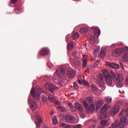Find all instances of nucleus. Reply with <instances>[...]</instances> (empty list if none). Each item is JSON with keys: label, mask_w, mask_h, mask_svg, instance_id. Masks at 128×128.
Instances as JSON below:
<instances>
[{"label": "nucleus", "mask_w": 128, "mask_h": 128, "mask_svg": "<svg viewBox=\"0 0 128 128\" xmlns=\"http://www.w3.org/2000/svg\"><path fill=\"white\" fill-rule=\"evenodd\" d=\"M42 94V89L39 86L36 88L35 90L34 87L32 88L30 91V94L32 96L36 102H34V100H28V102L29 104L31 105L30 108L33 112L34 113V114L36 116V118L39 124H42V120L40 117V115L36 114V110H38V102L40 100V96Z\"/></svg>", "instance_id": "f257e3e1"}, {"label": "nucleus", "mask_w": 128, "mask_h": 128, "mask_svg": "<svg viewBox=\"0 0 128 128\" xmlns=\"http://www.w3.org/2000/svg\"><path fill=\"white\" fill-rule=\"evenodd\" d=\"M110 78H112V80L116 82V84L120 86V88H122V80H124V76L121 74H118L117 78L116 74L113 71H111L109 74Z\"/></svg>", "instance_id": "f03ea898"}, {"label": "nucleus", "mask_w": 128, "mask_h": 128, "mask_svg": "<svg viewBox=\"0 0 128 128\" xmlns=\"http://www.w3.org/2000/svg\"><path fill=\"white\" fill-rule=\"evenodd\" d=\"M56 74L57 76V78L61 80V86H64L66 82V80L64 78V68L62 67L60 68H59V72L58 70H56Z\"/></svg>", "instance_id": "7ed1b4c3"}, {"label": "nucleus", "mask_w": 128, "mask_h": 128, "mask_svg": "<svg viewBox=\"0 0 128 128\" xmlns=\"http://www.w3.org/2000/svg\"><path fill=\"white\" fill-rule=\"evenodd\" d=\"M114 122L119 128H124V124H128V120L126 118V117H121L120 118V122H118V121L116 120ZM122 122L124 124H122Z\"/></svg>", "instance_id": "20e7f679"}, {"label": "nucleus", "mask_w": 128, "mask_h": 128, "mask_svg": "<svg viewBox=\"0 0 128 128\" xmlns=\"http://www.w3.org/2000/svg\"><path fill=\"white\" fill-rule=\"evenodd\" d=\"M45 88H46V90H50V92H55V90H58V88L54 85H53L51 83L46 84H45Z\"/></svg>", "instance_id": "39448f33"}, {"label": "nucleus", "mask_w": 128, "mask_h": 128, "mask_svg": "<svg viewBox=\"0 0 128 128\" xmlns=\"http://www.w3.org/2000/svg\"><path fill=\"white\" fill-rule=\"evenodd\" d=\"M118 112H120V106L118 105H115L110 109V114L111 116H114Z\"/></svg>", "instance_id": "423d86ee"}, {"label": "nucleus", "mask_w": 128, "mask_h": 128, "mask_svg": "<svg viewBox=\"0 0 128 128\" xmlns=\"http://www.w3.org/2000/svg\"><path fill=\"white\" fill-rule=\"evenodd\" d=\"M92 102H94V99L90 97H89L85 98V100L83 101V104L84 108H86V106H88L90 104H92Z\"/></svg>", "instance_id": "0eeeda50"}, {"label": "nucleus", "mask_w": 128, "mask_h": 128, "mask_svg": "<svg viewBox=\"0 0 128 128\" xmlns=\"http://www.w3.org/2000/svg\"><path fill=\"white\" fill-rule=\"evenodd\" d=\"M122 52V49H116L112 52V56L114 58H118Z\"/></svg>", "instance_id": "6e6552de"}, {"label": "nucleus", "mask_w": 128, "mask_h": 128, "mask_svg": "<svg viewBox=\"0 0 128 128\" xmlns=\"http://www.w3.org/2000/svg\"><path fill=\"white\" fill-rule=\"evenodd\" d=\"M65 120L68 124H74L76 122V119L72 116H65Z\"/></svg>", "instance_id": "1a4fd4ad"}, {"label": "nucleus", "mask_w": 128, "mask_h": 128, "mask_svg": "<svg viewBox=\"0 0 128 128\" xmlns=\"http://www.w3.org/2000/svg\"><path fill=\"white\" fill-rule=\"evenodd\" d=\"M106 65L112 68H116L118 70L120 68V65L115 63H110V62H106Z\"/></svg>", "instance_id": "9d476101"}, {"label": "nucleus", "mask_w": 128, "mask_h": 128, "mask_svg": "<svg viewBox=\"0 0 128 128\" xmlns=\"http://www.w3.org/2000/svg\"><path fill=\"white\" fill-rule=\"evenodd\" d=\"M84 108H86V110L88 112H92L94 110L96 106H94V105L92 104H90V106H88H88H86V107H84Z\"/></svg>", "instance_id": "9b49d317"}, {"label": "nucleus", "mask_w": 128, "mask_h": 128, "mask_svg": "<svg viewBox=\"0 0 128 128\" xmlns=\"http://www.w3.org/2000/svg\"><path fill=\"white\" fill-rule=\"evenodd\" d=\"M50 52V50L46 48H44L40 51V54L41 56H46Z\"/></svg>", "instance_id": "f8f14e48"}, {"label": "nucleus", "mask_w": 128, "mask_h": 128, "mask_svg": "<svg viewBox=\"0 0 128 128\" xmlns=\"http://www.w3.org/2000/svg\"><path fill=\"white\" fill-rule=\"evenodd\" d=\"M74 106L76 109L78 110V112H84V107H82V106L80 103L75 104Z\"/></svg>", "instance_id": "ddd939ff"}, {"label": "nucleus", "mask_w": 128, "mask_h": 128, "mask_svg": "<svg viewBox=\"0 0 128 128\" xmlns=\"http://www.w3.org/2000/svg\"><path fill=\"white\" fill-rule=\"evenodd\" d=\"M119 116L120 118H128V112L124 110H122L119 114Z\"/></svg>", "instance_id": "4468645a"}, {"label": "nucleus", "mask_w": 128, "mask_h": 128, "mask_svg": "<svg viewBox=\"0 0 128 128\" xmlns=\"http://www.w3.org/2000/svg\"><path fill=\"white\" fill-rule=\"evenodd\" d=\"M110 108V106L109 104H104L103 108L101 109V112H102V114H104Z\"/></svg>", "instance_id": "2eb2a0df"}, {"label": "nucleus", "mask_w": 128, "mask_h": 128, "mask_svg": "<svg viewBox=\"0 0 128 128\" xmlns=\"http://www.w3.org/2000/svg\"><path fill=\"white\" fill-rule=\"evenodd\" d=\"M67 76H68V78H74V76H76L74 71L72 70H68L67 72Z\"/></svg>", "instance_id": "dca6fc26"}, {"label": "nucleus", "mask_w": 128, "mask_h": 128, "mask_svg": "<svg viewBox=\"0 0 128 128\" xmlns=\"http://www.w3.org/2000/svg\"><path fill=\"white\" fill-rule=\"evenodd\" d=\"M106 80L108 86H112V80L110 78V76H106Z\"/></svg>", "instance_id": "f3484780"}, {"label": "nucleus", "mask_w": 128, "mask_h": 128, "mask_svg": "<svg viewBox=\"0 0 128 128\" xmlns=\"http://www.w3.org/2000/svg\"><path fill=\"white\" fill-rule=\"evenodd\" d=\"M94 34L96 36H97V38H98L100 36V30L98 27L94 28Z\"/></svg>", "instance_id": "a211bd4d"}, {"label": "nucleus", "mask_w": 128, "mask_h": 128, "mask_svg": "<svg viewBox=\"0 0 128 128\" xmlns=\"http://www.w3.org/2000/svg\"><path fill=\"white\" fill-rule=\"evenodd\" d=\"M88 32V28H82L80 30V34H86Z\"/></svg>", "instance_id": "6ab92c4d"}, {"label": "nucleus", "mask_w": 128, "mask_h": 128, "mask_svg": "<svg viewBox=\"0 0 128 128\" xmlns=\"http://www.w3.org/2000/svg\"><path fill=\"white\" fill-rule=\"evenodd\" d=\"M104 104V101L102 100H98L96 102V108L98 110Z\"/></svg>", "instance_id": "aec40b11"}, {"label": "nucleus", "mask_w": 128, "mask_h": 128, "mask_svg": "<svg viewBox=\"0 0 128 128\" xmlns=\"http://www.w3.org/2000/svg\"><path fill=\"white\" fill-rule=\"evenodd\" d=\"M100 48L98 46H96V48L94 50L93 54L94 56H96L98 54V52H100Z\"/></svg>", "instance_id": "412c9836"}, {"label": "nucleus", "mask_w": 128, "mask_h": 128, "mask_svg": "<svg viewBox=\"0 0 128 128\" xmlns=\"http://www.w3.org/2000/svg\"><path fill=\"white\" fill-rule=\"evenodd\" d=\"M106 48L103 47L101 49L100 56H106Z\"/></svg>", "instance_id": "4be33fe9"}, {"label": "nucleus", "mask_w": 128, "mask_h": 128, "mask_svg": "<svg viewBox=\"0 0 128 128\" xmlns=\"http://www.w3.org/2000/svg\"><path fill=\"white\" fill-rule=\"evenodd\" d=\"M83 62V68H86V64H88V59L86 58L83 57L82 58Z\"/></svg>", "instance_id": "5701e85b"}, {"label": "nucleus", "mask_w": 128, "mask_h": 128, "mask_svg": "<svg viewBox=\"0 0 128 128\" xmlns=\"http://www.w3.org/2000/svg\"><path fill=\"white\" fill-rule=\"evenodd\" d=\"M72 38L73 40H76L78 38V32H72Z\"/></svg>", "instance_id": "b1692460"}, {"label": "nucleus", "mask_w": 128, "mask_h": 128, "mask_svg": "<svg viewBox=\"0 0 128 128\" xmlns=\"http://www.w3.org/2000/svg\"><path fill=\"white\" fill-rule=\"evenodd\" d=\"M67 48L68 50H72L74 48V44H72V42H70V44H68Z\"/></svg>", "instance_id": "393cba45"}, {"label": "nucleus", "mask_w": 128, "mask_h": 128, "mask_svg": "<svg viewBox=\"0 0 128 128\" xmlns=\"http://www.w3.org/2000/svg\"><path fill=\"white\" fill-rule=\"evenodd\" d=\"M104 100L107 102H110L112 100V98L110 96H107L104 98Z\"/></svg>", "instance_id": "a878e982"}, {"label": "nucleus", "mask_w": 128, "mask_h": 128, "mask_svg": "<svg viewBox=\"0 0 128 128\" xmlns=\"http://www.w3.org/2000/svg\"><path fill=\"white\" fill-rule=\"evenodd\" d=\"M123 62H128V53L124 54L122 57Z\"/></svg>", "instance_id": "bb28decb"}, {"label": "nucleus", "mask_w": 128, "mask_h": 128, "mask_svg": "<svg viewBox=\"0 0 128 128\" xmlns=\"http://www.w3.org/2000/svg\"><path fill=\"white\" fill-rule=\"evenodd\" d=\"M102 72L105 76H108V70H106V69L102 70Z\"/></svg>", "instance_id": "cd10ccee"}, {"label": "nucleus", "mask_w": 128, "mask_h": 128, "mask_svg": "<svg viewBox=\"0 0 128 128\" xmlns=\"http://www.w3.org/2000/svg\"><path fill=\"white\" fill-rule=\"evenodd\" d=\"M60 126H62L64 128H72V126H70L64 123L61 124Z\"/></svg>", "instance_id": "c85d7f7f"}, {"label": "nucleus", "mask_w": 128, "mask_h": 128, "mask_svg": "<svg viewBox=\"0 0 128 128\" xmlns=\"http://www.w3.org/2000/svg\"><path fill=\"white\" fill-rule=\"evenodd\" d=\"M48 98H49L50 100V102H54V100H56V98L54 97V96L52 94L49 95Z\"/></svg>", "instance_id": "c756f323"}, {"label": "nucleus", "mask_w": 128, "mask_h": 128, "mask_svg": "<svg viewBox=\"0 0 128 128\" xmlns=\"http://www.w3.org/2000/svg\"><path fill=\"white\" fill-rule=\"evenodd\" d=\"M96 42V40L94 39V38L93 36H90V38L89 40V42L90 44H94Z\"/></svg>", "instance_id": "7c9ffc66"}, {"label": "nucleus", "mask_w": 128, "mask_h": 128, "mask_svg": "<svg viewBox=\"0 0 128 128\" xmlns=\"http://www.w3.org/2000/svg\"><path fill=\"white\" fill-rule=\"evenodd\" d=\"M48 100V99L46 96H44L42 98V102L43 104H47Z\"/></svg>", "instance_id": "2f4dec72"}, {"label": "nucleus", "mask_w": 128, "mask_h": 128, "mask_svg": "<svg viewBox=\"0 0 128 128\" xmlns=\"http://www.w3.org/2000/svg\"><path fill=\"white\" fill-rule=\"evenodd\" d=\"M74 64H76V66H80V64H82V61L80 60H74Z\"/></svg>", "instance_id": "473e14b6"}, {"label": "nucleus", "mask_w": 128, "mask_h": 128, "mask_svg": "<svg viewBox=\"0 0 128 128\" xmlns=\"http://www.w3.org/2000/svg\"><path fill=\"white\" fill-rule=\"evenodd\" d=\"M52 120L54 124H58V118H56V116H54L53 117Z\"/></svg>", "instance_id": "72a5a7b5"}, {"label": "nucleus", "mask_w": 128, "mask_h": 128, "mask_svg": "<svg viewBox=\"0 0 128 128\" xmlns=\"http://www.w3.org/2000/svg\"><path fill=\"white\" fill-rule=\"evenodd\" d=\"M100 124L102 126H106L108 124V120H103L100 122Z\"/></svg>", "instance_id": "f704fd0d"}, {"label": "nucleus", "mask_w": 128, "mask_h": 128, "mask_svg": "<svg viewBox=\"0 0 128 128\" xmlns=\"http://www.w3.org/2000/svg\"><path fill=\"white\" fill-rule=\"evenodd\" d=\"M99 118L100 120H104V118H106V116L104 114H102L100 116Z\"/></svg>", "instance_id": "c9c22d12"}, {"label": "nucleus", "mask_w": 128, "mask_h": 128, "mask_svg": "<svg viewBox=\"0 0 128 128\" xmlns=\"http://www.w3.org/2000/svg\"><path fill=\"white\" fill-rule=\"evenodd\" d=\"M122 52L123 53L126 52H128V47L126 46L123 49H122Z\"/></svg>", "instance_id": "e433bc0d"}, {"label": "nucleus", "mask_w": 128, "mask_h": 128, "mask_svg": "<svg viewBox=\"0 0 128 128\" xmlns=\"http://www.w3.org/2000/svg\"><path fill=\"white\" fill-rule=\"evenodd\" d=\"M100 64V62L97 61L96 62V63L92 66V68H98V64Z\"/></svg>", "instance_id": "4c0bfd02"}, {"label": "nucleus", "mask_w": 128, "mask_h": 128, "mask_svg": "<svg viewBox=\"0 0 128 128\" xmlns=\"http://www.w3.org/2000/svg\"><path fill=\"white\" fill-rule=\"evenodd\" d=\"M98 78L101 82H102V80H104V76L102 75V74H98Z\"/></svg>", "instance_id": "58836bf2"}, {"label": "nucleus", "mask_w": 128, "mask_h": 128, "mask_svg": "<svg viewBox=\"0 0 128 128\" xmlns=\"http://www.w3.org/2000/svg\"><path fill=\"white\" fill-rule=\"evenodd\" d=\"M57 108L60 110V112H64V108L60 106H58Z\"/></svg>", "instance_id": "ea45409f"}, {"label": "nucleus", "mask_w": 128, "mask_h": 128, "mask_svg": "<svg viewBox=\"0 0 128 128\" xmlns=\"http://www.w3.org/2000/svg\"><path fill=\"white\" fill-rule=\"evenodd\" d=\"M80 116L82 118H86V114L84 112H82L80 114Z\"/></svg>", "instance_id": "a19ab883"}, {"label": "nucleus", "mask_w": 128, "mask_h": 128, "mask_svg": "<svg viewBox=\"0 0 128 128\" xmlns=\"http://www.w3.org/2000/svg\"><path fill=\"white\" fill-rule=\"evenodd\" d=\"M82 126L80 124H78L77 125L74 126V128H82Z\"/></svg>", "instance_id": "79ce46f5"}, {"label": "nucleus", "mask_w": 128, "mask_h": 128, "mask_svg": "<svg viewBox=\"0 0 128 128\" xmlns=\"http://www.w3.org/2000/svg\"><path fill=\"white\" fill-rule=\"evenodd\" d=\"M83 84L84 86H90V84H88V82L86 81H84Z\"/></svg>", "instance_id": "37998d69"}, {"label": "nucleus", "mask_w": 128, "mask_h": 128, "mask_svg": "<svg viewBox=\"0 0 128 128\" xmlns=\"http://www.w3.org/2000/svg\"><path fill=\"white\" fill-rule=\"evenodd\" d=\"M74 88L75 90H78V84L76 82L74 83Z\"/></svg>", "instance_id": "c03bdc74"}, {"label": "nucleus", "mask_w": 128, "mask_h": 128, "mask_svg": "<svg viewBox=\"0 0 128 128\" xmlns=\"http://www.w3.org/2000/svg\"><path fill=\"white\" fill-rule=\"evenodd\" d=\"M53 102L56 104H58V106H60V102L56 100V99L54 100V101H53Z\"/></svg>", "instance_id": "a18cd8bd"}, {"label": "nucleus", "mask_w": 128, "mask_h": 128, "mask_svg": "<svg viewBox=\"0 0 128 128\" xmlns=\"http://www.w3.org/2000/svg\"><path fill=\"white\" fill-rule=\"evenodd\" d=\"M91 88H92V90H96L98 88H96V86L94 85H92Z\"/></svg>", "instance_id": "49530a36"}, {"label": "nucleus", "mask_w": 128, "mask_h": 128, "mask_svg": "<svg viewBox=\"0 0 128 128\" xmlns=\"http://www.w3.org/2000/svg\"><path fill=\"white\" fill-rule=\"evenodd\" d=\"M70 38V35H68L66 36V42H70V40H68V38Z\"/></svg>", "instance_id": "de8ad7c7"}, {"label": "nucleus", "mask_w": 128, "mask_h": 128, "mask_svg": "<svg viewBox=\"0 0 128 128\" xmlns=\"http://www.w3.org/2000/svg\"><path fill=\"white\" fill-rule=\"evenodd\" d=\"M120 68L122 70H124V64H122V63L121 62H120Z\"/></svg>", "instance_id": "09e8293b"}, {"label": "nucleus", "mask_w": 128, "mask_h": 128, "mask_svg": "<svg viewBox=\"0 0 128 128\" xmlns=\"http://www.w3.org/2000/svg\"><path fill=\"white\" fill-rule=\"evenodd\" d=\"M78 82L80 84H84V82H82V80H78Z\"/></svg>", "instance_id": "8fccbe9b"}, {"label": "nucleus", "mask_w": 128, "mask_h": 128, "mask_svg": "<svg viewBox=\"0 0 128 128\" xmlns=\"http://www.w3.org/2000/svg\"><path fill=\"white\" fill-rule=\"evenodd\" d=\"M10 2L12 4H14L18 2V0H11Z\"/></svg>", "instance_id": "3c124183"}, {"label": "nucleus", "mask_w": 128, "mask_h": 128, "mask_svg": "<svg viewBox=\"0 0 128 128\" xmlns=\"http://www.w3.org/2000/svg\"><path fill=\"white\" fill-rule=\"evenodd\" d=\"M76 54H77V53L76 52H73L72 54V56H76Z\"/></svg>", "instance_id": "603ef678"}, {"label": "nucleus", "mask_w": 128, "mask_h": 128, "mask_svg": "<svg viewBox=\"0 0 128 128\" xmlns=\"http://www.w3.org/2000/svg\"><path fill=\"white\" fill-rule=\"evenodd\" d=\"M68 106L70 108H74V106H72V103H69Z\"/></svg>", "instance_id": "864d4df0"}, {"label": "nucleus", "mask_w": 128, "mask_h": 128, "mask_svg": "<svg viewBox=\"0 0 128 128\" xmlns=\"http://www.w3.org/2000/svg\"><path fill=\"white\" fill-rule=\"evenodd\" d=\"M112 128H117L116 126L114 124H112Z\"/></svg>", "instance_id": "5fc2aeb1"}, {"label": "nucleus", "mask_w": 128, "mask_h": 128, "mask_svg": "<svg viewBox=\"0 0 128 128\" xmlns=\"http://www.w3.org/2000/svg\"><path fill=\"white\" fill-rule=\"evenodd\" d=\"M88 128H96V125H94V124L91 125Z\"/></svg>", "instance_id": "6e6d98bb"}, {"label": "nucleus", "mask_w": 128, "mask_h": 128, "mask_svg": "<svg viewBox=\"0 0 128 128\" xmlns=\"http://www.w3.org/2000/svg\"><path fill=\"white\" fill-rule=\"evenodd\" d=\"M86 72H88V74H90V68H87L86 70Z\"/></svg>", "instance_id": "4d7b16f0"}, {"label": "nucleus", "mask_w": 128, "mask_h": 128, "mask_svg": "<svg viewBox=\"0 0 128 128\" xmlns=\"http://www.w3.org/2000/svg\"><path fill=\"white\" fill-rule=\"evenodd\" d=\"M35 123H36V127H37V128H40V124H36V122H35Z\"/></svg>", "instance_id": "13d9d810"}, {"label": "nucleus", "mask_w": 128, "mask_h": 128, "mask_svg": "<svg viewBox=\"0 0 128 128\" xmlns=\"http://www.w3.org/2000/svg\"><path fill=\"white\" fill-rule=\"evenodd\" d=\"M78 80H82V76H78Z\"/></svg>", "instance_id": "bf43d9fd"}, {"label": "nucleus", "mask_w": 128, "mask_h": 128, "mask_svg": "<svg viewBox=\"0 0 128 128\" xmlns=\"http://www.w3.org/2000/svg\"><path fill=\"white\" fill-rule=\"evenodd\" d=\"M126 83L127 84H128V80H126Z\"/></svg>", "instance_id": "052dcab7"}, {"label": "nucleus", "mask_w": 128, "mask_h": 128, "mask_svg": "<svg viewBox=\"0 0 128 128\" xmlns=\"http://www.w3.org/2000/svg\"><path fill=\"white\" fill-rule=\"evenodd\" d=\"M54 114V113H51V116H52Z\"/></svg>", "instance_id": "680f3d73"}, {"label": "nucleus", "mask_w": 128, "mask_h": 128, "mask_svg": "<svg viewBox=\"0 0 128 128\" xmlns=\"http://www.w3.org/2000/svg\"><path fill=\"white\" fill-rule=\"evenodd\" d=\"M126 112H127V113H128V109L127 110V111H126Z\"/></svg>", "instance_id": "e2e57ef3"}]
</instances>
